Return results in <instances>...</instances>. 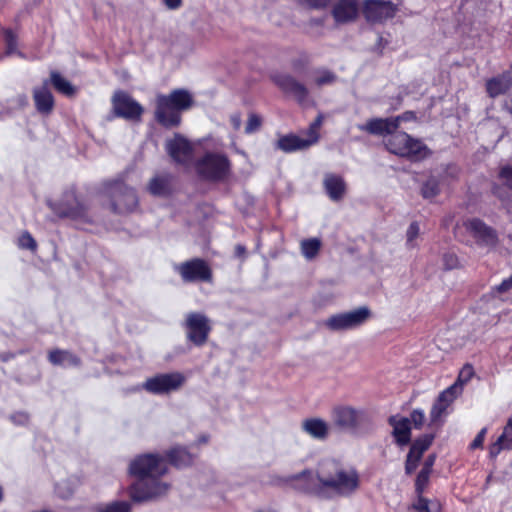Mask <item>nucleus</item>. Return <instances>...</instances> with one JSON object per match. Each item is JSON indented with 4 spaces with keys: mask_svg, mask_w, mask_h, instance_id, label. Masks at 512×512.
<instances>
[{
    "mask_svg": "<svg viewBox=\"0 0 512 512\" xmlns=\"http://www.w3.org/2000/svg\"><path fill=\"white\" fill-rule=\"evenodd\" d=\"M129 471L137 477L130 487V497L135 502H143L164 495L169 485L159 478L167 472L164 459L158 454H144L136 457Z\"/></svg>",
    "mask_w": 512,
    "mask_h": 512,
    "instance_id": "f257e3e1",
    "label": "nucleus"
},
{
    "mask_svg": "<svg viewBox=\"0 0 512 512\" xmlns=\"http://www.w3.org/2000/svg\"><path fill=\"white\" fill-rule=\"evenodd\" d=\"M193 103V97L186 89H175L169 95H158L155 119L166 128L177 127L181 122L180 112L191 108Z\"/></svg>",
    "mask_w": 512,
    "mask_h": 512,
    "instance_id": "f03ea898",
    "label": "nucleus"
},
{
    "mask_svg": "<svg viewBox=\"0 0 512 512\" xmlns=\"http://www.w3.org/2000/svg\"><path fill=\"white\" fill-rule=\"evenodd\" d=\"M319 481L324 488L346 494L358 487L359 479L355 470H346L336 461H326L320 466Z\"/></svg>",
    "mask_w": 512,
    "mask_h": 512,
    "instance_id": "7ed1b4c3",
    "label": "nucleus"
},
{
    "mask_svg": "<svg viewBox=\"0 0 512 512\" xmlns=\"http://www.w3.org/2000/svg\"><path fill=\"white\" fill-rule=\"evenodd\" d=\"M366 418L364 410L350 405H336L331 410L333 425L340 431L356 432L363 425Z\"/></svg>",
    "mask_w": 512,
    "mask_h": 512,
    "instance_id": "20e7f679",
    "label": "nucleus"
},
{
    "mask_svg": "<svg viewBox=\"0 0 512 512\" xmlns=\"http://www.w3.org/2000/svg\"><path fill=\"white\" fill-rule=\"evenodd\" d=\"M386 148L393 154L407 157L419 158L426 147L416 139L411 138L405 132H393L385 142Z\"/></svg>",
    "mask_w": 512,
    "mask_h": 512,
    "instance_id": "39448f33",
    "label": "nucleus"
},
{
    "mask_svg": "<svg viewBox=\"0 0 512 512\" xmlns=\"http://www.w3.org/2000/svg\"><path fill=\"white\" fill-rule=\"evenodd\" d=\"M197 172L205 179L219 181L228 176L230 161L219 153H207L196 164Z\"/></svg>",
    "mask_w": 512,
    "mask_h": 512,
    "instance_id": "423d86ee",
    "label": "nucleus"
},
{
    "mask_svg": "<svg viewBox=\"0 0 512 512\" xmlns=\"http://www.w3.org/2000/svg\"><path fill=\"white\" fill-rule=\"evenodd\" d=\"M183 326L188 341L198 347L206 344L212 330L210 319L200 312L188 313Z\"/></svg>",
    "mask_w": 512,
    "mask_h": 512,
    "instance_id": "0eeeda50",
    "label": "nucleus"
},
{
    "mask_svg": "<svg viewBox=\"0 0 512 512\" xmlns=\"http://www.w3.org/2000/svg\"><path fill=\"white\" fill-rule=\"evenodd\" d=\"M186 382L181 372L157 374L143 383V389L151 394L163 395L179 390Z\"/></svg>",
    "mask_w": 512,
    "mask_h": 512,
    "instance_id": "6e6552de",
    "label": "nucleus"
},
{
    "mask_svg": "<svg viewBox=\"0 0 512 512\" xmlns=\"http://www.w3.org/2000/svg\"><path fill=\"white\" fill-rule=\"evenodd\" d=\"M371 316L367 307H359L353 311L339 313L329 317L324 325L331 331L354 329L365 323Z\"/></svg>",
    "mask_w": 512,
    "mask_h": 512,
    "instance_id": "1a4fd4ad",
    "label": "nucleus"
},
{
    "mask_svg": "<svg viewBox=\"0 0 512 512\" xmlns=\"http://www.w3.org/2000/svg\"><path fill=\"white\" fill-rule=\"evenodd\" d=\"M108 190L111 197V207L114 212H130L137 206L138 199L135 191L123 182L115 181L110 184Z\"/></svg>",
    "mask_w": 512,
    "mask_h": 512,
    "instance_id": "9d476101",
    "label": "nucleus"
},
{
    "mask_svg": "<svg viewBox=\"0 0 512 512\" xmlns=\"http://www.w3.org/2000/svg\"><path fill=\"white\" fill-rule=\"evenodd\" d=\"M50 208L59 216L71 219H87V207L79 201L73 191L64 194L63 199L57 203H48Z\"/></svg>",
    "mask_w": 512,
    "mask_h": 512,
    "instance_id": "9b49d317",
    "label": "nucleus"
},
{
    "mask_svg": "<svg viewBox=\"0 0 512 512\" xmlns=\"http://www.w3.org/2000/svg\"><path fill=\"white\" fill-rule=\"evenodd\" d=\"M176 271L180 274L184 282H210L212 280L210 267L204 260L199 258L177 265Z\"/></svg>",
    "mask_w": 512,
    "mask_h": 512,
    "instance_id": "f8f14e48",
    "label": "nucleus"
},
{
    "mask_svg": "<svg viewBox=\"0 0 512 512\" xmlns=\"http://www.w3.org/2000/svg\"><path fill=\"white\" fill-rule=\"evenodd\" d=\"M112 104L116 116L132 121L141 119L143 108L129 94L123 91L116 92L112 98Z\"/></svg>",
    "mask_w": 512,
    "mask_h": 512,
    "instance_id": "ddd939ff",
    "label": "nucleus"
},
{
    "mask_svg": "<svg viewBox=\"0 0 512 512\" xmlns=\"http://www.w3.org/2000/svg\"><path fill=\"white\" fill-rule=\"evenodd\" d=\"M273 81L283 93L294 98L299 104H303L308 100V88L294 76L279 74L273 77Z\"/></svg>",
    "mask_w": 512,
    "mask_h": 512,
    "instance_id": "4468645a",
    "label": "nucleus"
},
{
    "mask_svg": "<svg viewBox=\"0 0 512 512\" xmlns=\"http://www.w3.org/2000/svg\"><path fill=\"white\" fill-rule=\"evenodd\" d=\"M397 7L391 1L366 0L364 4V16L369 22H382L393 18Z\"/></svg>",
    "mask_w": 512,
    "mask_h": 512,
    "instance_id": "2eb2a0df",
    "label": "nucleus"
},
{
    "mask_svg": "<svg viewBox=\"0 0 512 512\" xmlns=\"http://www.w3.org/2000/svg\"><path fill=\"white\" fill-rule=\"evenodd\" d=\"M402 116L388 118H371L358 129L375 136H387L395 132L402 121Z\"/></svg>",
    "mask_w": 512,
    "mask_h": 512,
    "instance_id": "dca6fc26",
    "label": "nucleus"
},
{
    "mask_svg": "<svg viewBox=\"0 0 512 512\" xmlns=\"http://www.w3.org/2000/svg\"><path fill=\"white\" fill-rule=\"evenodd\" d=\"M458 395V385H451L440 393L430 411V426H438L441 423L442 416L446 413L447 408L453 403Z\"/></svg>",
    "mask_w": 512,
    "mask_h": 512,
    "instance_id": "f3484780",
    "label": "nucleus"
},
{
    "mask_svg": "<svg viewBox=\"0 0 512 512\" xmlns=\"http://www.w3.org/2000/svg\"><path fill=\"white\" fill-rule=\"evenodd\" d=\"M166 150L170 157L178 164H188L193 157L191 143L179 134L166 141Z\"/></svg>",
    "mask_w": 512,
    "mask_h": 512,
    "instance_id": "a211bd4d",
    "label": "nucleus"
},
{
    "mask_svg": "<svg viewBox=\"0 0 512 512\" xmlns=\"http://www.w3.org/2000/svg\"><path fill=\"white\" fill-rule=\"evenodd\" d=\"M291 488L301 493L318 494L324 487L319 481V471L314 475L307 469L292 475Z\"/></svg>",
    "mask_w": 512,
    "mask_h": 512,
    "instance_id": "6ab92c4d",
    "label": "nucleus"
},
{
    "mask_svg": "<svg viewBox=\"0 0 512 512\" xmlns=\"http://www.w3.org/2000/svg\"><path fill=\"white\" fill-rule=\"evenodd\" d=\"M485 87L488 96L491 98L507 93L512 87V69L488 79Z\"/></svg>",
    "mask_w": 512,
    "mask_h": 512,
    "instance_id": "aec40b11",
    "label": "nucleus"
},
{
    "mask_svg": "<svg viewBox=\"0 0 512 512\" xmlns=\"http://www.w3.org/2000/svg\"><path fill=\"white\" fill-rule=\"evenodd\" d=\"M48 80L43 82L41 87H36L33 90V99L35 107L41 114L48 115L52 112L54 107V98L51 91L48 88Z\"/></svg>",
    "mask_w": 512,
    "mask_h": 512,
    "instance_id": "412c9836",
    "label": "nucleus"
},
{
    "mask_svg": "<svg viewBox=\"0 0 512 512\" xmlns=\"http://www.w3.org/2000/svg\"><path fill=\"white\" fill-rule=\"evenodd\" d=\"M393 427L392 435L399 446L407 445L411 440L410 420L406 417L391 416L388 420Z\"/></svg>",
    "mask_w": 512,
    "mask_h": 512,
    "instance_id": "4be33fe9",
    "label": "nucleus"
},
{
    "mask_svg": "<svg viewBox=\"0 0 512 512\" xmlns=\"http://www.w3.org/2000/svg\"><path fill=\"white\" fill-rule=\"evenodd\" d=\"M333 17L337 23H347L356 19L358 5L355 0H339L333 10Z\"/></svg>",
    "mask_w": 512,
    "mask_h": 512,
    "instance_id": "5701e85b",
    "label": "nucleus"
},
{
    "mask_svg": "<svg viewBox=\"0 0 512 512\" xmlns=\"http://www.w3.org/2000/svg\"><path fill=\"white\" fill-rule=\"evenodd\" d=\"M470 232L485 245L493 246L497 242V235L494 229L487 226L479 219H472L467 225Z\"/></svg>",
    "mask_w": 512,
    "mask_h": 512,
    "instance_id": "b1692460",
    "label": "nucleus"
},
{
    "mask_svg": "<svg viewBox=\"0 0 512 512\" xmlns=\"http://www.w3.org/2000/svg\"><path fill=\"white\" fill-rule=\"evenodd\" d=\"M315 144V138L309 139L307 138H301L299 136L290 134L286 136H282L277 141L276 147L286 153L293 152L296 150H303L311 145Z\"/></svg>",
    "mask_w": 512,
    "mask_h": 512,
    "instance_id": "393cba45",
    "label": "nucleus"
},
{
    "mask_svg": "<svg viewBox=\"0 0 512 512\" xmlns=\"http://www.w3.org/2000/svg\"><path fill=\"white\" fill-rule=\"evenodd\" d=\"M324 188L328 196L333 201H339L344 197L346 184L341 176L335 174H326L324 177Z\"/></svg>",
    "mask_w": 512,
    "mask_h": 512,
    "instance_id": "a878e982",
    "label": "nucleus"
},
{
    "mask_svg": "<svg viewBox=\"0 0 512 512\" xmlns=\"http://www.w3.org/2000/svg\"><path fill=\"white\" fill-rule=\"evenodd\" d=\"M502 450H512V419L508 420L502 434L490 446L489 455L496 458Z\"/></svg>",
    "mask_w": 512,
    "mask_h": 512,
    "instance_id": "bb28decb",
    "label": "nucleus"
},
{
    "mask_svg": "<svg viewBox=\"0 0 512 512\" xmlns=\"http://www.w3.org/2000/svg\"><path fill=\"white\" fill-rule=\"evenodd\" d=\"M303 430L316 439H325L329 433V426L321 418H309L302 423Z\"/></svg>",
    "mask_w": 512,
    "mask_h": 512,
    "instance_id": "cd10ccee",
    "label": "nucleus"
},
{
    "mask_svg": "<svg viewBox=\"0 0 512 512\" xmlns=\"http://www.w3.org/2000/svg\"><path fill=\"white\" fill-rule=\"evenodd\" d=\"M171 179L169 174L155 176L149 182L148 191L154 196H168L171 193Z\"/></svg>",
    "mask_w": 512,
    "mask_h": 512,
    "instance_id": "c85d7f7f",
    "label": "nucleus"
},
{
    "mask_svg": "<svg viewBox=\"0 0 512 512\" xmlns=\"http://www.w3.org/2000/svg\"><path fill=\"white\" fill-rule=\"evenodd\" d=\"M167 457L169 462L178 468L192 464L194 459L193 455L183 447L172 448L167 453Z\"/></svg>",
    "mask_w": 512,
    "mask_h": 512,
    "instance_id": "c756f323",
    "label": "nucleus"
},
{
    "mask_svg": "<svg viewBox=\"0 0 512 512\" xmlns=\"http://www.w3.org/2000/svg\"><path fill=\"white\" fill-rule=\"evenodd\" d=\"M49 361L53 365L68 364L72 366L80 365V358L66 350L55 349L49 352Z\"/></svg>",
    "mask_w": 512,
    "mask_h": 512,
    "instance_id": "7c9ffc66",
    "label": "nucleus"
},
{
    "mask_svg": "<svg viewBox=\"0 0 512 512\" xmlns=\"http://www.w3.org/2000/svg\"><path fill=\"white\" fill-rule=\"evenodd\" d=\"M435 459H436V455L430 454L425 459L424 465L416 478L415 486H416V491L419 494H421L423 492L424 488L428 484L429 477L432 472V467L434 465Z\"/></svg>",
    "mask_w": 512,
    "mask_h": 512,
    "instance_id": "2f4dec72",
    "label": "nucleus"
},
{
    "mask_svg": "<svg viewBox=\"0 0 512 512\" xmlns=\"http://www.w3.org/2000/svg\"><path fill=\"white\" fill-rule=\"evenodd\" d=\"M50 82L58 92L66 96H73L75 94L76 90L72 84L57 71H51Z\"/></svg>",
    "mask_w": 512,
    "mask_h": 512,
    "instance_id": "473e14b6",
    "label": "nucleus"
},
{
    "mask_svg": "<svg viewBox=\"0 0 512 512\" xmlns=\"http://www.w3.org/2000/svg\"><path fill=\"white\" fill-rule=\"evenodd\" d=\"M321 246L322 242L319 238L304 239L300 243L301 252L308 260H312L318 255Z\"/></svg>",
    "mask_w": 512,
    "mask_h": 512,
    "instance_id": "72a5a7b5",
    "label": "nucleus"
},
{
    "mask_svg": "<svg viewBox=\"0 0 512 512\" xmlns=\"http://www.w3.org/2000/svg\"><path fill=\"white\" fill-rule=\"evenodd\" d=\"M433 440V434H425L419 437L411 445L409 453L414 455V457L421 459L423 453L431 446Z\"/></svg>",
    "mask_w": 512,
    "mask_h": 512,
    "instance_id": "f704fd0d",
    "label": "nucleus"
},
{
    "mask_svg": "<svg viewBox=\"0 0 512 512\" xmlns=\"http://www.w3.org/2000/svg\"><path fill=\"white\" fill-rule=\"evenodd\" d=\"M439 192V181L435 177L428 178L421 188V195L426 199L434 198Z\"/></svg>",
    "mask_w": 512,
    "mask_h": 512,
    "instance_id": "c9c22d12",
    "label": "nucleus"
},
{
    "mask_svg": "<svg viewBox=\"0 0 512 512\" xmlns=\"http://www.w3.org/2000/svg\"><path fill=\"white\" fill-rule=\"evenodd\" d=\"M417 512H439L440 505L437 502H432L426 498L419 497L417 502L413 505Z\"/></svg>",
    "mask_w": 512,
    "mask_h": 512,
    "instance_id": "e433bc0d",
    "label": "nucleus"
},
{
    "mask_svg": "<svg viewBox=\"0 0 512 512\" xmlns=\"http://www.w3.org/2000/svg\"><path fill=\"white\" fill-rule=\"evenodd\" d=\"M336 79H337V76L332 71L323 69V70L317 71V76H316L314 82L318 87H322L324 85H329V84L334 83L336 81Z\"/></svg>",
    "mask_w": 512,
    "mask_h": 512,
    "instance_id": "4c0bfd02",
    "label": "nucleus"
},
{
    "mask_svg": "<svg viewBox=\"0 0 512 512\" xmlns=\"http://www.w3.org/2000/svg\"><path fill=\"white\" fill-rule=\"evenodd\" d=\"M474 370L473 367L469 364L464 365V367L461 369L457 381L453 385H458L459 387V394L462 391L463 384L467 383L473 376Z\"/></svg>",
    "mask_w": 512,
    "mask_h": 512,
    "instance_id": "58836bf2",
    "label": "nucleus"
},
{
    "mask_svg": "<svg viewBox=\"0 0 512 512\" xmlns=\"http://www.w3.org/2000/svg\"><path fill=\"white\" fill-rule=\"evenodd\" d=\"M131 506L128 502L120 501L113 502L104 507H101L97 512H130Z\"/></svg>",
    "mask_w": 512,
    "mask_h": 512,
    "instance_id": "ea45409f",
    "label": "nucleus"
},
{
    "mask_svg": "<svg viewBox=\"0 0 512 512\" xmlns=\"http://www.w3.org/2000/svg\"><path fill=\"white\" fill-rule=\"evenodd\" d=\"M262 125V119L259 115L251 113L249 114L248 121L245 127V132L251 134L260 129Z\"/></svg>",
    "mask_w": 512,
    "mask_h": 512,
    "instance_id": "a19ab883",
    "label": "nucleus"
},
{
    "mask_svg": "<svg viewBox=\"0 0 512 512\" xmlns=\"http://www.w3.org/2000/svg\"><path fill=\"white\" fill-rule=\"evenodd\" d=\"M292 475L283 477L279 475H271L268 484L274 487H290L291 488Z\"/></svg>",
    "mask_w": 512,
    "mask_h": 512,
    "instance_id": "79ce46f5",
    "label": "nucleus"
},
{
    "mask_svg": "<svg viewBox=\"0 0 512 512\" xmlns=\"http://www.w3.org/2000/svg\"><path fill=\"white\" fill-rule=\"evenodd\" d=\"M408 419L410 420V424L412 423L416 429H420L424 424L425 415L422 410L415 409L411 412L410 418Z\"/></svg>",
    "mask_w": 512,
    "mask_h": 512,
    "instance_id": "37998d69",
    "label": "nucleus"
},
{
    "mask_svg": "<svg viewBox=\"0 0 512 512\" xmlns=\"http://www.w3.org/2000/svg\"><path fill=\"white\" fill-rule=\"evenodd\" d=\"M19 245L22 248L30 250H35L37 247L36 241L28 232H25L21 235L19 238Z\"/></svg>",
    "mask_w": 512,
    "mask_h": 512,
    "instance_id": "c03bdc74",
    "label": "nucleus"
},
{
    "mask_svg": "<svg viewBox=\"0 0 512 512\" xmlns=\"http://www.w3.org/2000/svg\"><path fill=\"white\" fill-rule=\"evenodd\" d=\"M499 177L507 187L512 189V165L502 167L499 172Z\"/></svg>",
    "mask_w": 512,
    "mask_h": 512,
    "instance_id": "a18cd8bd",
    "label": "nucleus"
},
{
    "mask_svg": "<svg viewBox=\"0 0 512 512\" xmlns=\"http://www.w3.org/2000/svg\"><path fill=\"white\" fill-rule=\"evenodd\" d=\"M321 124H322V117L318 116L315 119V121L313 123H311V125L309 126V129L307 131L308 138L309 139H314L315 138V143L319 139L318 129L320 128Z\"/></svg>",
    "mask_w": 512,
    "mask_h": 512,
    "instance_id": "49530a36",
    "label": "nucleus"
},
{
    "mask_svg": "<svg viewBox=\"0 0 512 512\" xmlns=\"http://www.w3.org/2000/svg\"><path fill=\"white\" fill-rule=\"evenodd\" d=\"M5 41L7 44V54H11L17 47L16 36L11 30H5Z\"/></svg>",
    "mask_w": 512,
    "mask_h": 512,
    "instance_id": "de8ad7c7",
    "label": "nucleus"
},
{
    "mask_svg": "<svg viewBox=\"0 0 512 512\" xmlns=\"http://www.w3.org/2000/svg\"><path fill=\"white\" fill-rule=\"evenodd\" d=\"M420 458L414 457V455L408 453L406 463H405V472L407 474H412L418 466V462Z\"/></svg>",
    "mask_w": 512,
    "mask_h": 512,
    "instance_id": "09e8293b",
    "label": "nucleus"
},
{
    "mask_svg": "<svg viewBox=\"0 0 512 512\" xmlns=\"http://www.w3.org/2000/svg\"><path fill=\"white\" fill-rule=\"evenodd\" d=\"M406 235L408 242H412L419 235V226L416 222L410 224Z\"/></svg>",
    "mask_w": 512,
    "mask_h": 512,
    "instance_id": "8fccbe9b",
    "label": "nucleus"
},
{
    "mask_svg": "<svg viewBox=\"0 0 512 512\" xmlns=\"http://www.w3.org/2000/svg\"><path fill=\"white\" fill-rule=\"evenodd\" d=\"M486 432H487V429H486V428H483V429L478 433V435L475 437V439H474V440H473V442L471 443V448H472V449L482 447L483 442H484V439H485Z\"/></svg>",
    "mask_w": 512,
    "mask_h": 512,
    "instance_id": "3c124183",
    "label": "nucleus"
},
{
    "mask_svg": "<svg viewBox=\"0 0 512 512\" xmlns=\"http://www.w3.org/2000/svg\"><path fill=\"white\" fill-rule=\"evenodd\" d=\"M445 266L448 269H452L457 265V258L453 254H445L443 257Z\"/></svg>",
    "mask_w": 512,
    "mask_h": 512,
    "instance_id": "603ef678",
    "label": "nucleus"
},
{
    "mask_svg": "<svg viewBox=\"0 0 512 512\" xmlns=\"http://www.w3.org/2000/svg\"><path fill=\"white\" fill-rule=\"evenodd\" d=\"M11 420L17 424H26L29 420V416L26 413H17L11 416Z\"/></svg>",
    "mask_w": 512,
    "mask_h": 512,
    "instance_id": "864d4df0",
    "label": "nucleus"
},
{
    "mask_svg": "<svg viewBox=\"0 0 512 512\" xmlns=\"http://www.w3.org/2000/svg\"><path fill=\"white\" fill-rule=\"evenodd\" d=\"M512 288V275L503 280L502 283L497 287L499 292H506Z\"/></svg>",
    "mask_w": 512,
    "mask_h": 512,
    "instance_id": "5fc2aeb1",
    "label": "nucleus"
},
{
    "mask_svg": "<svg viewBox=\"0 0 512 512\" xmlns=\"http://www.w3.org/2000/svg\"><path fill=\"white\" fill-rule=\"evenodd\" d=\"M163 3L169 10H176L182 6V0H163Z\"/></svg>",
    "mask_w": 512,
    "mask_h": 512,
    "instance_id": "6e6d98bb",
    "label": "nucleus"
},
{
    "mask_svg": "<svg viewBox=\"0 0 512 512\" xmlns=\"http://www.w3.org/2000/svg\"><path fill=\"white\" fill-rule=\"evenodd\" d=\"M307 5L313 8H319L326 6L331 0H304Z\"/></svg>",
    "mask_w": 512,
    "mask_h": 512,
    "instance_id": "4d7b16f0",
    "label": "nucleus"
},
{
    "mask_svg": "<svg viewBox=\"0 0 512 512\" xmlns=\"http://www.w3.org/2000/svg\"><path fill=\"white\" fill-rule=\"evenodd\" d=\"M230 121L235 130H238L241 127V117L239 114H234L231 116Z\"/></svg>",
    "mask_w": 512,
    "mask_h": 512,
    "instance_id": "13d9d810",
    "label": "nucleus"
},
{
    "mask_svg": "<svg viewBox=\"0 0 512 512\" xmlns=\"http://www.w3.org/2000/svg\"><path fill=\"white\" fill-rule=\"evenodd\" d=\"M244 253H245V247L242 245H237L236 246V254L238 256H242V255H244Z\"/></svg>",
    "mask_w": 512,
    "mask_h": 512,
    "instance_id": "bf43d9fd",
    "label": "nucleus"
},
{
    "mask_svg": "<svg viewBox=\"0 0 512 512\" xmlns=\"http://www.w3.org/2000/svg\"><path fill=\"white\" fill-rule=\"evenodd\" d=\"M401 116L403 117L402 121L403 120H408V119H410L413 116V113L412 112H406L405 114H403Z\"/></svg>",
    "mask_w": 512,
    "mask_h": 512,
    "instance_id": "052dcab7",
    "label": "nucleus"
},
{
    "mask_svg": "<svg viewBox=\"0 0 512 512\" xmlns=\"http://www.w3.org/2000/svg\"><path fill=\"white\" fill-rule=\"evenodd\" d=\"M507 107H508L509 112L512 115V97L510 98L509 102L507 103Z\"/></svg>",
    "mask_w": 512,
    "mask_h": 512,
    "instance_id": "680f3d73",
    "label": "nucleus"
},
{
    "mask_svg": "<svg viewBox=\"0 0 512 512\" xmlns=\"http://www.w3.org/2000/svg\"><path fill=\"white\" fill-rule=\"evenodd\" d=\"M207 441H208V437H207V436H203V437H201V438L199 439V442H200V443H207Z\"/></svg>",
    "mask_w": 512,
    "mask_h": 512,
    "instance_id": "e2e57ef3",
    "label": "nucleus"
},
{
    "mask_svg": "<svg viewBox=\"0 0 512 512\" xmlns=\"http://www.w3.org/2000/svg\"><path fill=\"white\" fill-rule=\"evenodd\" d=\"M58 493H59V495H60L61 497H67V496H68V495L62 494V493H60V492H58Z\"/></svg>",
    "mask_w": 512,
    "mask_h": 512,
    "instance_id": "0e129e2a",
    "label": "nucleus"
}]
</instances>
